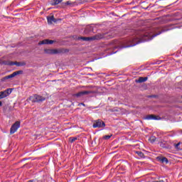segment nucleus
<instances>
[{
    "label": "nucleus",
    "mask_w": 182,
    "mask_h": 182,
    "mask_svg": "<svg viewBox=\"0 0 182 182\" xmlns=\"http://www.w3.org/2000/svg\"><path fill=\"white\" fill-rule=\"evenodd\" d=\"M104 38H106V34H97L92 37H78V39L89 42L90 41H99V39H103Z\"/></svg>",
    "instance_id": "obj_1"
},
{
    "label": "nucleus",
    "mask_w": 182,
    "mask_h": 182,
    "mask_svg": "<svg viewBox=\"0 0 182 182\" xmlns=\"http://www.w3.org/2000/svg\"><path fill=\"white\" fill-rule=\"evenodd\" d=\"M27 100H30L33 103H41V102H45L46 98L38 95H34L31 96Z\"/></svg>",
    "instance_id": "obj_2"
},
{
    "label": "nucleus",
    "mask_w": 182,
    "mask_h": 182,
    "mask_svg": "<svg viewBox=\"0 0 182 182\" xmlns=\"http://www.w3.org/2000/svg\"><path fill=\"white\" fill-rule=\"evenodd\" d=\"M23 70L15 71L12 74L2 77L1 79V82H6L8 79H12V77H15V76H18V75H23Z\"/></svg>",
    "instance_id": "obj_3"
},
{
    "label": "nucleus",
    "mask_w": 182,
    "mask_h": 182,
    "mask_svg": "<svg viewBox=\"0 0 182 182\" xmlns=\"http://www.w3.org/2000/svg\"><path fill=\"white\" fill-rule=\"evenodd\" d=\"M45 52L48 55H58V54H60V53H65V50H63V48L46 49Z\"/></svg>",
    "instance_id": "obj_4"
},
{
    "label": "nucleus",
    "mask_w": 182,
    "mask_h": 182,
    "mask_svg": "<svg viewBox=\"0 0 182 182\" xmlns=\"http://www.w3.org/2000/svg\"><path fill=\"white\" fill-rule=\"evenodd\" d=\"M129 46H126V48H131L132 46H136V45H139L140 42H141V39L139 37L134 36L129 41Z\"/></svg>",
    "instance_id": "obj_5"
},
{
    "label": "nucleus",
    "mask_w": 182,
    "mask_h": 182,
    "mask_svg": "<svg viewBox=\"0 0 182 182\" xmlns=\"http://www.w3.org/2000/svg\"><path fill=\"white\" fill-rule=\"evenodd\" d=\"M21 127V122L16 121L10 129V134H14L18 132V129Z\"/></svg>",
    "instance_id": "obj_6"
},
{
    "label": "nucleus",
    "mask_w": 182,
    "mask_h": 182,
    "mask_svg": "<svg viewBox=\"0 0 182 182\" xmlns=\"http://www.w3.org/2000/svg\"><path fill=\"white\" fill-rule=\"evenodd\" d=\"M105 126L106 124H105V122L102 121V119H97L94 122L92 127H94V129H100L101 127H105Z\"/></svg>",
    "instance_id": "obj_7"
},
{
    "label": "nucleus",
    "mask_w": 182,
    "mask_h": 182,
    "mask_svg": "<svg viewBox=\"0 0 182 182\" xmlns=\"http://www.w3.org/2000/svg\"><path fill=\"white\" fill-rule=\"evenodd\" d=\"M12 93V89L11 88H8L5 90L4 91H1L0 92V99H5V97H8L9 95Z\"/></svg>",
    "instance_id": "obj_8"
},
{
    "label": "nucleus",
    "mask_w": 182,
    "mask_h": 182,
    "mask_svg": "<svg viewBox=\"0 0 182 182\" xmlns=\"http://www.w3.org/2000/svg\"><path fill=\"white\" fill-rule=\"evenodd\" d=\"M5 65H8L9 66H25L26 65V63L25 62H12V61H8L4 63Z\"/></svg>",
    "instance_id": "obj_9"
},
{
    "label": "nucleus",
    "mask_w": 182,
    "mask_h": 182,
    "mask_svg": "<svg viewBox=\"0 0 182 182\" xmlns=\"http://www.w3.org/2000/svg\"><path fill=\"white\" fill-rule=\"evenodd\" d=\"M90 93H93L92 91H81L78 93L74 94V97H82V96H85V95H90Z\"/></svg>",
    "instance_id": "obj_10"
},
{
    "label": "nucleus",
    "mask_w": 182,
    "mask_h": 182,
    "mask_svg": "<svg viewBox=\"0 0 182 182\" xmlns=\"http://www.w3.org/2000/svg\"><path fill=\"white\" fill-rule=\"evenodd\" d=\"M47 22L48 25H52V23H56L58 22V19L55 18L53 15L47 16Z\"/></svg>",
    "instance_id": "obj_11"
},
{
    "label": "nucleus",
    "mask_w": 182,
    "mask_h": 182,
    "mask_svg": "<svg viewBox=\"0 0 182 182\" xmlns=\"http://www.w3.org/2000/svg\"><path fill=\"white\" fill-rule=\"evenodd\" d=\"M53 43H55V41L46 39L39 41L38 45H52Z\"/></svg>",
    "instance_id": "obj_12"
},
{
    "label": "nucleus",
    "mask_w": 182,
    "mask_h": 182,
    "mask_svg": "<svg viewBox=\"0 0 182 182\" xmlns=\"http://www.w3.org/2000/svg\"><path fill=\"white\" fill-rule=\"evenodd\" d=\"M146 120H161V117L153 114H149L146 117Z\"/></svg>",
    "instance_id": "obj_13"
},
{
    "label": "nucleus",
    "mask_w": 182,
    "mask_h": 182,
    "mask_svg": "<svg viewBox=\"0 0 182 182\" xmlns=\"http://www.w3.org/2000/svg\"><path fill=\"white\" fill-rule=\"evenodd\" d=\"M149 77H139L138 80H136V83H144V82H147Z\"/></svg>",
    "instance_id": "obj_14"
},
{
    "label": "nucleus",
    "mask_w": 182,
    "mask_h": 182,
    "mask_svg": "<svg viewBox=\"0 0 182 182\" xmlns=\"http://www.w3.org/2000/svg\"><path fill=\"white\" fill-rule=\"evenodd\" d=\"M156 159L159 161H161V163H166V164L168 163V159L166 157L158 156Z\"/></svg>",
    "instance_id": "obj_15"
},
{
    "label": "nucleus",
    "mask_w": 182,
    "mask_h": 182,
    "mask_svg": "<svg viewBox=\"0 0 182 182\" xmlns=\"http://www.w3.org/2000/svg\"><path fill=\"white\" fill-rule=\"evenodd\" d=\"M63 0H51V5H59Z\"/></svg>",
    "instance_id": "obj_16"
},
{
    "label": "nucleus",
    "mask_w": 182,
    "mask_h": 182,
    "mask_svg": "<svg viewBox=\"0 0 182 182\" xmlns=\"http://www.w3.org/2000/svg\"><path fill=\"white\" fill-rule=\"evenodd\" d=\"M112 45H113V49H117V48H120V46H117V41H114L112 42Z\"/></svg>",
    "instance_id": "obj_17"
},
{
    "label": "nucleus",
    "mask_w": 182,
    "mask_h": 182,
    "mask_svg": "<svg viewBox=\"0 0 182 182\" xmlns=\"http://www.w3.org/2000/svg\"><path fill=\"white\" fill-rule=\"evenodd\" d=\"M136 154H137L141 159H144V154L140 151H136Z\"/></svg>",
    "instance_id": "obj_18"
},
{
    "label": "nucleus",
    "mask_w": 182,
    "mask_h": 182,
    "mask_svg": "<svg viewBox=\"0 0 182 182\" xmlns=\"http://www.w3.org/2000/svg\"><path fill=\"white\" fill-rule=\"evenodd\" d=\"M156 139L157 138H156V136H151V137H149V141H150V143H154Z\"/></svg>",
    "instance_id": "obj_19"
},
{
    "label": "nucleus",
    "mask_w": 182,
    "mask_h": 182,
    "mask_svg": "<svg viewBox=\"0 0 182 182\" xmlns=\"http://www.w3.org/2000/svg\"><path fill=\"white\" fill-rule=\"evenodd\" d=\"M77 140V137H70L69 141L70 143H74V141H76Z\"/></svg>",
    "instance_id": "obj_20"
},
{
    "label": "nucleus",
    "mask_w": 182,
    "mask_h": 182,
    "mask_svg": "<svg viewBox=\"0 0 182 182\" xmlns=\"http://www.w3.org/2000/svg\"><path fill=\"white\" fill-rule=\"evenodd\" d=\"M112 136H113L112 134L111 135H105L102 137V139H104V140H109V139H110V137H112Z\"/></svg>",
    "instance_id": "obj_21"
},
{
    "label": "nucleus",
    "mask_w": 182,
    "mask_h": 182,
    "mask_svg": "<svg viewBox=\"0 0 182 182\" xmlns=\"http://www.w3.org/2000/svg\"><path fill=\"white\" fill-rule=\"evenodd\" d=\"M32 181L33 182H42L41 180H38V179H36H36H33Z\"/></svg>",
    "instance_id": "obj_22"
},
{
    "label": "nucleus",
    "mask_w": 182,
    "mask_h": 182,
    "mask_svg": "<svg viewBox=\"0 0 182 182\" xmlns=\"http://www.w3.org/2000/svg\"><path fill=\"white\" fill-rule=\"evenodd\" d=\"M65 5H72V2L70 1H67L65 3Z\"/></svg>",
    "instance_id": "obj_23"
},
{
    "label": "nucleus",
    "mask_w": 182,
    "mask_h": 182,
    "mask_svg": "<svg viewBox=\"0 0 182 182\" xmlns=\"http://www.w3.org/2000/svg\"><path fill=\"white\" fill-rule=\"evenodd\" d=\"M178 146H180V142L178 143V144H176L175 145V147H176V149H178Z\"/></svg>",
    "instance_id": "obj_24"
},
{
    "label": "nucleus",
    "mask_w": 182,
    "mask_h": 182,
    "mask_svg": "<svg viewBox=\"0 0 182 182\" xmlns=\"http://www.w3.org/2000/svg\"><path fill=\"white\" fill-rule=\"evenodd\" d=\"M157 182H166V181H164V180H159V181H158Z\"/></svg>",
    "instance_id": "obj_25"
},
{
    "label": "nucleus",
    "mask_w": 182,
    "mask_h": 182,
    "mask_svg": "<svg viewBox=\"0 0 182 182\" xmlns=\"http://www.w3.org/2000/svg\"><path fill=\"white\" fill-rule=\"evenodd\" d=\"M82 105V106H85L84 103H80L79 105Z\"/></svg>",
    "instance_id": "obj_26"
},
{
    "label": "nucleus",
    "mask_w": 182,
    "mask_h": 182,
    "mask_svg": "<svg viewBox=\"0 0 182 182\" xmlns=\"http://www.w3.org/2000/svg\"><path fill=\"white\" fill-rule=\"evenodd\" d=\"M0 106H2V102L0 101Z\"/></svg>",
    "instance_id": "obj_27"
},
{
    "label": "nucleus",
    "mask_w": 182,
    "mask_h": 182,
    "mask_svg": "<svg viewBox=\"0 0 182 182\" xmlns=\"http://www.w3.org/2000/svg\"><path fill=\"white\" fill-rule=\"evenodd\" d=\"M117 51L113 52L112 53H116Z\"/></svg>",
    "instance_id": "obj_28"
},
{
    "label": "nucleus",
    "mask_w": 182,
    "mask_h": 182,
    "mask_svg": "<svg viewBox=\"0 0 182 182\" xmlns=\"http://www.w3.org/2000/svg\"><path fill=\"white\" fill-rule=\"evenodd\" d=\"M153 182H157V181H153Z\"/></svg>",
    "instance_id": "obj_29"
}]
</instances>
